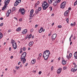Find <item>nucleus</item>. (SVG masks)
<instances>
[{
  "label": "nucleus",
  "mask_w": 77,
  "mask_h": 77,
  "mask_svg": "<svg viewBox=\"0 0 77 77\" xmlns=\"http://www.w3.org/2000/svg\"><path fill=\"white\" fill-rule=\"evenodd\" d=\"M50 54V51H49L48 50H47L44 52L43 55H46V56H49V54Z\"/></svg>",
  "instance_id": "423d86ee"
},
{
  "label": "nucleus",
  "mask_w": 77,
  "mask_h": 77,
  "mask_svg": "<svg viewBox=\"0 0 77 77\" xmlns=\"http://www.w3.org/2000/svg\"><path fill=\"white\" fill-rule=\"evenodd\" d=\"M74 57L75 58V59H77V55L76 54H75V55H74Z\"/></svg>",
  "instance_id": "4c0bfd02"
},
{
  "label": "nucleus",
  "mask_w": 77,
  "mask_h": 77,
  "mask_svg": "<svg viewBox=\"0 0 77 77\" xmlns=\"http://www.w3.org/2000/svg\"><path fill=\"white\" fill-rule=\"evenodd\" d=\"M14 18L16 20H17V18H16L15 17H14Z\"/></svg>",
  "instance_id": "3c124183"
},
{
  "label": "nucleus",
  "mask_w": 77,
  "mask_h": 77,
  "mask_svg": "<svg viewBox=\"0 0 77 77\" xmlns=\"http://www.w3.org/2000/svg\"><path fill=\"white\" fill-rule=\"evenodd\" d=\"M14 57L13 56H11V59H12Z\"/></svg>",
  "instance_id": "0e129e2a"
},
{
  "label": "nucleus",
  "mask_w": 77,
  "mask_h": 77,
  "mask_svg": "<svg viewBox=\"0 0 77 77\" xmlns=\"http://www.w3.org/2000/svg\"><path fill=\"white\" fill-rule=\"evenodd\" d=\"M38 27V25H36L35 26V28H36V27Z\"/></svg>",
  "instance_id": "603ef678"
},
{
  "label": "nucleus",
  "mask_w": 77,
  "mask_h": 77,
  "mask_svg": "<svg viewBox=\"0 0 77 77\" xmlns=\"http://www.w3.org/2000/svg\"><path fill=\"white\" fill-rule=\"evenodd\" d=\"M56 36H57L56 34H53L51 37V39L52 40H54V39L56 38Z\"/></svg>",
  "instance_id": "f8f14e48"
},
{
  "label": "nucleus",
  "mask_w": 77,
  "mask_h": 77,
  "mask_svg": "<svg viewBox=\"0 0 77 77\" xmlns=\"http://www.w3.org/2000/svg\"><path fill=\"white\" fill-rule=\"evenodd\" d=\"M75 24H76V23H75V22H74L73 23V26H75Z\"/></svg>",
  "instance_id": "37998d69"
},
{
  "label": "nucleus",
  "mask_w": 77,
  "mask_h": 77,
  "mask_svg": "<svg viewBox=\"0 0 77 77\" xmlns=\"http://www.w3.org/2000/svg\"><path fill=\"white\" fill-rule=\"evenodd\" d=\"M69 57L70 58H71L72 57V54L70 53L69 55Z\"/></svg>",
  "instance_id": "bb28decb"
},
{
  "label": "nucleus",
  "mask_w": 77,
  "mask_h": 77,
  "mask_svg": "<svg viewBox=\"0 0 77 77\" xmlns=\"http://www.w3.org/2000/svg\"><path fill=\"white\" fill-rule=\"evenodd\" d=\"M27 65H28V63H26L25 65V66H27Z\"/></svg>",
  "instance_id": "69168bd1"
},
{
  "label": "nucleus",
  "mask_w": 77,
  "mask_h": 77,
  "mask_svg": "<svg viewBox=\"0 0 77 77\" xmlns=\"http://www.w3.org/2000/svg\"><path fill=\"white\" fill-rule=\"evenodd\" d=\"M11 48L10 47L9 48V51H11Z\"/></svg>",
  "instance_id": "6e6d98bb"
},
{
  "label": "nucleus",
  "mask_w": 77,
  "mask_h": 77,
  "mask_svg": "<svg viewBox=\"0 0 77 77\" xmlns=\"http://www.w3.org/2000/svg\"><path fill=\"white\" fill-rule=\"evenodd\" d=\"M70 25L71 26H74V24L73 23H71Z\"/></svg>",
  "instance_id": "4d7b16f0"
},
{
  "label": "nucleus",
  "mask_w": 77,
  "mask_h": 77,
  "mask_svg": "<svg viewBox=\"0 0 77 77\" xmlns=\"http://www.w3.org/2000/svg\"><path fill=\"white\" fill-rule=\"evenodd\" d=\"M53 0H48V2L49 4H51L52 3V2H53Z\"/></svg>",
  "instance_id": "5701e85b"
},
{
  "label": "nucleus",
  "mask_w": 77,
  "mask_h": 77,
  "mask_svg": "<svg viewBox=\"0 0 77 77\" xmlns=\"http://www.w3.org/2000/svg\"><path fill=\"white\" fill-rule=\"evenodd\" d=\"M23 51H25V50H26V48L25 47H24L23 48Z\"/></svg>",
  "instance_id": "473e14b6"
},
{
  "label": "nucleus",
  "mask_w": 77,
  "mask_h": 77,
  "mask_svg": "<svg viewBox=\"0 0 77 77\" xmlns=\"http://www.w3.org/2000/svg\"><path fill=\"white\" fill-rule=\"evenodd\" d=\"M31 62L32 64H34V63H35L36 61L35 60H33Z\"/></svg>",
  "instance_id": "b1692460"
},
{
  "label": "nucleus",
  "mask_w": 77,
  "mask_h": 77,
  "mask_svg": "<svg viewBox=\"0 0 77 77\" xmlns=\"http://www.w3.org/2000/svg\"><path fill=\"white\" fill-rule=\"evenodd\" d=\"M60 60V57H59L58 59V60Z\"/></svg>",
  "instance_id": "13d9d810"
},
{
  "label": "nucleus",
  "mask_w": 77,
  "mask_h": 77,
  "mask_svg": "<svg viewBox=\"0 0 77 77\" xmlns=\"http://www.w3.org/2000/svg\"><path fill=\"white\" fill-rule=\"evenodd\" d=\"M26 54H27L26 52H24L23 53L20 58V59H26L25 58V57H26Z\"/></svg>",
  "instance_id": "20e7f679"
},
{
  "label": "nucleus",
  "mask_w": 77,
  "mask_h": 77,
  "mask_svg": "<svg viewBox=\"0 0 77 77\" xmlns=\"http://www.w3.org/2000/svg\"><path fill=\"white\" fill-rule=\"evenodd\" d=\"M73 65H75V63H73Z\"/></svg>",
  "instance_id": "774afa93"
},
{
  "label": "nucleus",
  "mask_w": 77,
  "mask_h": 77,
  "mask_svg": "<svg viewBox=\"0 0 77 77\" xmlns=\"http://www.w3.org/2000/svg\"><path fill=\"white\" fill-rule=\"evenodd\" d=\"M16 30L17 32H20V31H21V28H18Z\"/></svg>",
  "instance_id": "412c9836"
},
{
  "label": "nucleus",
  "mask_w": 77,
  "mask_h": 77,
  "mask_svg": "<svg viewBox=\"0 0 77 77\" xmlns=\"http://www.w3.org/2000/svg\"><path fill=\"white\" fill-rule=\"evenodd\" d=\"M32 39H33L34 38V35H32Z\"/></svg>",
  "instance_id": "680f3d73"
},
{
  "label": "nucleus",
  "mask_w": 77,
  "mask_h": 77,
  "mask_svg": "<svg viewBox=\"0 0 77 77\" xmlns=\"http://www.w3.org/2000/svg\"><path fill=\"white\" fill-rule=\"evenodd\" d=\"M33 31V29H31L30 30V32H32Z\"/></svg>",
  "instance_id": "a18cd8bd"
},
{
  "label": "nucleus",
  "mask_w": 77,
  "mask_h": 77,
  "mask_svg": "<svg viewBox=\"0 0 77 77\" xmlns=\"http://www.w3.org/2000/svg\"><path fill=\"white\" fill-rule=\"evenodd\" d=\"M66 4V2H63L61 4L60 6V8L61 9H64L65 7V5Z\"/></svg>",
  "instance_id": "7ed1b4c3"
},
{
  "label": "nucleus",
  "mask_w": 77,
  "mask_h": 77,
  "mask_svg": "<svg viewBox=\"0 0 77 77\" xmlns=\"http://www.w3.org/2000/svg\"><path fill=\"white\" fill-rule=\"evenodd\" d=\"M34 12V10L33 9H32L30 11V14L29 15V16L30 17H31V18H32L33 16H35V14H33V15L32 16V15H33V12Z\"/></svg>",
  "instance_id": "0eeeda50"
},
{
  "label": "nucleus",
  "mask_w": 77,
  "mask_h": 77,
  "mask_svg": "<svg viewBox=\"0 0 77 77\" xmlns=\"http://www.w3.org/2000/svg\"><path fill=\"white\" fill-rule=\"evenodd\" d=\"M17 0H16V2L14 3V6H17L18 5V4L17 3Z\"/></svg>",
  "instance_id": "393cba45"
},
{
  "label": "nucleus",
  "mask_w": 77,
  "mask_h": 77,
  "mask_svg": "<svg viewBox=\"0 0 77 77\" xmlns=\"http://www.w3.org/2000/svg\"><path fill=\"white\" fill-rule=\"evenodd\" d=\"M62 63L63 64V65H65L66 63V61H65V60H63L62 61Z\"/></svg>",
  "instance_id": "2eb2a0df"
},
{
  "label": "nucleus",
  "mask_w": 77,
  "mask_h": 77,
  "mask_svg": "<svg viewBox=\"0 0 77 77\" xmlns=\"http://www.w3.org/2000/svg\"><path fill=\"white\" fill-rule=\"evenodd\" d=\"M57 72L58 74H60V72H61V69H58Z\"/></svg>",
  "instance_id": "a211bd4d"
},
{
  "label": "nucleus",
  "mask_w": 77,
  "mask_h": 77,
  "mask_svg": "<svg viewBox=\"0 0 77 77\" xmlns=\"http://www.w3.org/2000/svg\"><path fill=\"white\" fill-rule=\"evenodd\" d=\"M22 53H23V51H21L20 52V53L21 54Z\"/></svg>",
  "instance_id": "864d4df0"
},
{
  "label": "nucleus",
  "mask_w": 77,
  "mask_h": 77,
  "mask_svg": "<svg viewBox=\"0 0 77 77\" xmlns=\"http://www.w3.org/2000/svg\"><path fill=\"white\" fill-rule=\"evenodd\" d=\"M77 4V1H76L75 2L74 4V6H75Z\"/></svg>",
  "instance_id": "c85d7f7f"
},
{
  "label": "nucleus",
  "mask_w": 77,
  "mask_h": 77,
  "mask_svg": "<svg viewBox=\"0 0 77 77\" xmlns=\"http://www.w3.org/2000/svg\"><path fill=\"white\" fill-rule=\"evenodd\" d=\"M66 57H67V59H68V60H69V59H70L68 55H66Z\"/></svg>",
  "instance_id": "58836bf2"
},
{
  "label": "nucleus",
  "mask_w": 77,
  "mask_h": 77,
  "mask_svg": "<svg viewBox=\"0 0 77 77\" xmlns=\"http://www.w3.org/2000/svg\"><path fill=\"white\" fill-rule=\"evenodd\" d=\"M57 27L58 28H62V26L60 25H58L57 26Z\"/></svg>",
  "instance_id": "2f4dec72"
},
{
  "label": "nucleus",
  "mask_w": 77,
  "mask_h": 77,
  "mask_svg": "<svg viewBox=\"0 0 77 77\" xmlns=\"http://www.w3.org/2000/svg\"><path fill=\"white\" fill-rule=\"evenodd\" d=\"M28 38V36H26V39H27Z\"/></svg>",
  "instance_id": "e2e57ef3"
},
{
  "label": "nucleus",
  "mask_w": 77,
  "mask_h": 77,
  "mask_svg": "<svg viewBox=\"0 0 77 77\" xmlns=\"http://www.w3.org/2000/svg\"><path fill=\"white\" fill-rule=\"evenodd\" d=\"M0 38H2L3 37V34L1 32H0Z\"/></svg>",
  "instance_id": "c756f323"
},
{
  "label": "nucleus",
  "mask_w": 77,
  "mask_h": 77,
  "mask_svg": "<svg viewBox=\"0 0 77 77\" xmlns=\"http://www.w3.org/2000/svg\"><path fill=\"white\" fill-rule=\"evenodd\" d=\"M19 12H20L22 15H24L25 14V10L24 8H20L19 10Z\"/></svg>",
  "instance_id": "39448f33"
},
{
  "label": "nucleus",
  "mask_w": 77,
  "mask_h": 77,
  "mask_svg": "<svg viewBox=\"0 0 77 77\" xmlns=\"http://www.w3.org/2000/svg\"><path fill=\"white\" fill-rule=\"evenodd\" d=\"M34 42H30L29 44V47H31L33 44Z\"/></svg>",
  "instance_id": "4468645a"
},
{
  "label": "nucleus",
  "mask_w": 77,
  "mask_h": 77,
  "mask_svg": "<svg viewBox=\"0 0 77 77\" xmlns=\"http://www.w3.org/2000/svg\"><path fill=\"white\" fill-rule=\"evenodd\" d=\"M49 6V4H47L46 2H44V3H42V6L43 8V10H45Z\"/></svg>",
  "instance_id": "f257e3e1"
},
{
  "label": "nucleus",
  "mask_w": 77,
  "mask_h": 77,
  "mask_svg": "<svg viewBox=\"0 0 77 77\" xmlns=\"http://www.w3.org/2000/svg\"><path fill=\"white\" fill-rule=\"evenodd\" d=\"M39 2L38 1L37 2V4L39 5Z\"/></svg>",
  "instance_id": "8fccbe9b"
},
{
  "label": "nucleus",
  "mask_w": 77,
  "mask_h": 77,
  "mask_svg": "<svg viewBox=\"0 0 77 77\" xmlns=\"http://www.w3.org/2000/svg\"><path fill=\"white\" fill-rule=\"evenodd\" d=\"M21 62H23V63H24L26 61V59H21Z\"/></svg>",
  "instance_id": "dca6fc26"
},
{
  "label": "nucleus",
  "mask_w": 77,
  "mask_h": 77,
  "mask_svg": "<svg viewBox=\"0 0 77 77\" xmlns=\"http://www.w3.org/2000/svg\"><path fill=\"white\" fill-rule=\"evenodd\" d=\"M42 73V72H41V71H40L38 72L39 74H41Z\"/></svg>",
  "instance_id": "49530a36"
},
{
  "label": "nucleus",
  "mask_w": 77,
  "mask_h": 77,
  "mask_svg": "<svg viewBox=\"0 0 77 77\" xmlns=\"http://www.w3.org/2000/svg\"><path fill=\"white\" fill-rule=\"evenodd\" d=\"M66 68H67V67L66 66H64L63 67V70H65V69H66Z\"/></svg>",
  "instance_id": "7c9ffc66"
},
{
  "label": "nucleus",
  "mask_w": 77,
  "mask_h": 77,
  "mask_svg": "<svg viewBox=\"0 0 77 77\" xmlns=\"http://www.w3.org/2000/svg\"><path fill=\"white\" fill-rule=\"evenodd\" d=\"M25 32H26V33H27V29H25Z\"/></svg>",
  "instance_id": "052dcab7"
},
{
  "label": "nucleus",
  "mask_w": 77,
  "mask_h": 77,
  "mask_svg": "<svg viewBox=\"0 0 77 77\" xmlns=\"http://www.w3.org/2000/svg\"><path fill=\"white\" fill-rule=\"evenodd\" d=\"M17 11V8H16L14 7L12 8V12H13V11Z\"/></svg>",
  "instance_id": "4be33fe9"
},
{
  "label": "nucleus",
  "mask_w": 77,
  "mask_h": 77,
  "mask_svg": "<svg viewBox=\"0 0 77 77\" xmlns=\"http://www.w3.org/2000/svg\"><path fill=\"white\" fill-rule=\"evenodd\" d=\"M69 10L66 11L64 13V16L66 17L68 13H69Z\"/></svg>",
  "instance_id": "ddd939ff"
},
{
  "label": "nucleus",
  "mask_w": 77,
  "mask_h": 77,
  "mask_svg": "<svg viewBox=\"0 0 77 77\" xmlns=\"http://www.w3.org/2000/svg\"><path fill=\"white\" fill-rule=\"evenodd\" d=\"M10 0H5V5L4 6L2 9V11L5 10V8H6V6H7V5L9 4V2H10Z\"/></svg>",
  "instance_id": "f03ea898"
},
{
  "label": "nucleus",
  "mask_w": 77,
  "mask_h": 77,
  "mask_svg": "<svg viewBox=\"0 0 77 77\" xmlns=\"http://www.w3.org/2000/svg\"><path fill=\"white\" fill-rule=\"evenodd\" d=\"M30 50V48H28V50Z\"/></svg>",
  "instance_id": "338daca9"
},
{
  "label": "nucleus",
  "mask_w": 77,
  "mask_h": 77,
  "mask_svg": "<svg viewBox=\"0 0 77 77\" xmlns=\"http://www.w3.org/2000/svg\"><path fill=\"white\" fill-rule=\"evenodd\" d=\"M11 32V29H9V30L8 31V33H9V32Z\"/></svg>",
  "instance_id": "c03bdc74"
},
{
  "label": "nucleus",
  "mask_w": 77,
  "mask_h": 77,
  "mask_svg": "<svg viewBox=\"0 0 77 77\" xmlns=\"http://www.w3.org/2000/svg\"><path fill=\"white\" fill-rule=\"evenodd\" d=\"M18 68H20V66H16L15 67V69H18Z\"/></svg>",
  "instance_id": "e433bc0d"
},
{
  "label": "nucleus",
  "mask_w": 77,
  "mask_h": 77,
  "mask_svg": "<svg viewBox=\"0 0 77 77\" xmlns=\"http://www.w3.org/2000/svg\"><path fill=\"white\" fill-rule=\"evenodd\" d=\"M39 11L38 10V9H36L35 10V14H39Z\"/></svg>",
  "instance_id": "f3484780"
},
{
  "label": "nucleus",
  "mask_w": 77,
  "mask_h": 77,
  "mask_svg": "<svg viewBox=\"0 0 77 77\" xmlns=\"http://www.w3.org/2000/svg\"><path fill=\"white\" fill-rule=\"evenodd\" d=\"M0 20H3V17H1Z\"/></svg>",
  "instance_id": "09e8293b"
},
{
  "label": "nucleus",
  "mask_w": 77,
  "mask_h": 77,
  "mask_svg": "<svg viewBox=\"0 0 77 77\" xmlns=\"http://www.w3.org/2000/svg\"><path fill=\"white\" fill-rule=\"evenodd\" d=\"M3 26V23H2L0 25V27H2Z\"/></svg>",
  "instance_id": "a19ab883"
},
{
  "label": "nucleus",
  "mask_w": 77,
  "mask_h": 77,
  "mask_svg": "<svg viewBox=\"0 0 77 77\" xmlns=\"http://www.w3.org/2000/svg\"><path fill=\"white\" fill-rule=\"evenodd\" d=\"M15 42V40H13L12 42H11V43H12V44H13V43H14Z\"/></svg>",
  "instance_id": "79ce46f5"
},
{
  "label": "nucleus",
  "mask_w": 77,
  "mask_h": 77,
  "mask_svg": "<svg viewBox=\"0 0 77 77\" xmlns=\"http://www.w3.org/2000/svg\"><path fill=\"white\" fill-rule=\"evenodd\" d=\"M66 21H67V23H69V19H68V18H67L66 20Z\"/></svg>",
  "instance_id": "f704fd0d"
},
{
  "label": "nucleus",
  "mask_w": 77,
  "mask_h": 77,
  "mask_svg": "<svg viewBox=\"0 0 77 77\" xmlns=\"http://www.w3.org/2000/svg\"><path fill=\"white\" fill-rule=\"evenodd\" d=\"M12 46L14 50H16V48H17L16 42H15L12 43Z\"/></svg>",
  "instance_id": "1a4fd4ad"
},
{
  "label": "nucleus",
  "mask_w": 77,
  "mask_h": 77,
  "mask_svg": "<svg viewBox=\"0 0 77 77\" xmlns=\"http://www.w3.org/2000/svg\"><path fill=\"white\" fill-rule=\"evenodd\" d=\"M60 2V0H57L54 2L53 3V5L54 6H56L58 3H59Z\"/></svg>",
  "instance_id": "6e6552de"
},
{
  "label": "nucleus",
  "mask_w": 77,
  "mask_h": 77,
  "mask_svg": "<svg viewBox=\"0 0 77 77\" xmlns=\"http://www.w3.org/2000/svg\"><path fill=\"white\" fill-rule=\"evenodd\" d=\"M71 7H69L68 8V10H69H69H71Z\"/></svg>",
  "instance_id": "bf43d9fd"
},
{
  "label": "nucleus",
  "mask_w": 77,
  "mask_h": 77,
  "mask_svg": "<svg viewBox=\"0 0 77 77\" xmlns=\"http://www.w3.org/2000/svg\"><path fill=\"white\" fill-rule=\"evenodd\" d=\"M42 30H43V28L42 27L39 30V33H41L42 32Z\"/></svg>",
  "instance_id": "6ab92c4d"
},
{
  "label": "nucleus",
  "mask_w": 77,
  "mask_h": 77,
  "mask_svg": "<svg viewBox=\"0 0 77 77\" xmlns=\"http://www.w3.org/2000/svg\"><path fill=\"white\" fill-rule=\"evenodd\" d=\"M48 56H49L48 55H43V57L45 60H46L48 59Z\"/></svg>",
  "instance_id": "9b49d317"
},
{
  "label": "nucleus",
  "mask_w": 77,
  "mask_h": 77,
  "mask_svg": "<svg viewBox=\"0 0 77 77\" xmlns=\"http://www.w3.org/2000/svg\"><path fill=\"white\" fill-rule=\"evenodd\" d=\"M21 63V62L20 61L18 63V65H20V64Z\"/></svg>",
  "instance_id": "5fc2aeb1"
},
{
  "label": "nucleus",
  "mask_w": 77,
  "mask_h": 77,
  "mask_svg": "<svg viewBox=\"0 0 77 77\" xmlns=\"http://www.w3.org/2000/svg\"><path fill=\"white\" fill-rule=\"evenodd\" d=\"M38 11H41V7H39L38 8Z\"/></svg>",
  "instance_id": "72a5a7b5"
},
{
  "label": "nucleus",
  "mask_w": 77,
  "mask_h": 77,
  "mask_svg": "<svg viewBox=\"0 0 77 77\" xmlns=\"http://www.w3.org/2000/svg\"><path fill=\"white\" fill-rule=\"evenodd\" d=\"M31 37H32V34H30L29 36H28V38H31Z\"/></svg>",
  "instance_id": "c9c22d12"
},
{
  "label": "nucleus",
  "mask_w": 77,
  "mask_h": 77,
  "mask_svg": "<svg viewBox=\"0 0 77 77\" xmlns=\"http://www.w3.org/2000/svg\"><path fill=\"white\" fill-rule=\"evenodd\" d=\"M42 55V54H41V53L40 54H39V57H41V56Z\"/></svg>",
  "instance_id": "de8ad7c7"
},
{
  "label": "nucleus",
  "mask_w": 77,
  "mask_h": 77,
  "mask_svg": "<svg viewBox=\"0 0 77 77\" xmlns=\"http://www.w3.org/2000/svg\"><path fill=\"white\" fill-rule=\"evenodd\" d=\"M11 13V9L8 10L7 11V13H6V16L7 17H9V15Z\"/></svg>",
  "instance_id": "9d476101"
},
{
  "label": "nucleus",
  "mask_w": 77,
  "mask_h": 77,
  "mask_svg": "<svg viewBox=\"0 0 77 77\" xmlns=\"http://www.w3.org/2000/svg\"><path fill=\"white\" fill-rule=\"evenodd\" d=\"M49 8L50 9H50V11H52V9H53L52 7H50Z\"/></svg>",
  "instance_id": "ea45409f"
},
{
  "label": "nucleus",
  "mask_w": 77,
  "mask_h": 77,
  "mask_svg": "<svg viewBox=\"0 0 77 77\" xmlns=\"http://www.w3.org/2000/svg\"><path fill=\"white\" fill-rule=\"evenodd\" d=\"M77 70V65H76L74 68V71L75 72Z\"/></svg>",
  "instance_id": "aec40b11"
},
{
  "label": "nucleus",
  "mask_w": 77,
  "mask_h": 77,
  "mask_svg": "<svg viewBox=\"0 0 77 77\" xmlns=\"http://www.w3.org/2000/svg\"><path fill=\"white\" fill-rule=\"evenodd\" d=\"M71 71H72V72H74V68H72V69H71Z\"/></svg>",
  "instance_id": "cd10ccee"
},
{
  "label": "nucleus",
  "mask_w": 77,
  "mask_h": 77,
  "mask_svg": "<svg viewBox=\"0 0 77 77\" xmlns=\"http://www.w3.org/2000/svg\"><path fill=\"white\" fill-rule=\"evenodd\" d=\"M26 30V29H24L23 30V32H22V34H26V32L25 31V30Z\"/></svg>",
  "instance_id": "a878e982"
}]
</instances>
